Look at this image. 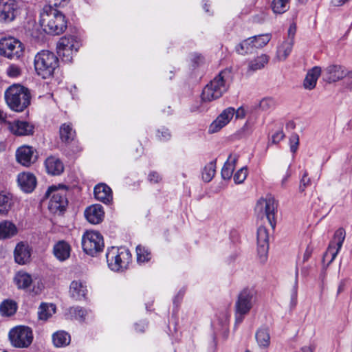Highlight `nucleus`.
<instances>
[{
  "mask_svg": "<svg viewBox=\"0 0 352 352\" xmlns=\"http://www.w3.org/2000/svg\"><path fill=\"white\" fill-rule=\"evenodd\" d=\"M299 352H314V348L311 346H305L302 347Z\"/></svg>",
  "mask_w": 352,
  "mask_h": 352,
  "instance_id": "nucleus-61",
  "label": "nucleus"
},
{
  "mask_svg": "<svg viewBox=\"0 0 352 352\" xmlns=\"http://www.w3.org/2000/svg\"><path fill=\"white\" fill-rule=\"evenodd\" d=\"M14 256L16 263L25 265L30 262L31 258V248L24 242L19 243L14 249Z\"/></svg>",
  "mask_w": 352,
  "mask_h": 352,
  "instance_id": "nucleus-20",
  "label": "nucleus"
},
{
  "mask_svg": "<svg viewBox=\"0 0 352 352\" xmlns=\"http://www.w3.org/2000/svg\"><path fill=\"white\" fill-rule=\"evenodd\" d=\"M207 6H207V4H206H206L204 5V9L206 10V12H208V11H209V10H208V7H207Z\"/></svg>",
  "mask_w": 352,
  "mask_h": 352,
  "instance_id": "nucleus-64",
  "label": "nucleus"
},
{
  "mask_svg": "<svg viewBox=\"0 0 352 352\" xmlns=\"http://www.w3.org/2000/svg\"><path fill=\"white\" fill-rule=\"evenodd\" d=\"M254 48V46L252 45V39L250 37L240 43L236 47V51L239 54L245 55L251 52Z\"/></svg>",
  "mask_w": 352,
  "mask_h": 352,
  "instance_id": "nucleus-43",
  "label": "nucleus"
},
{
  "mask_svg": "<svg viewBox=\"0 0 352 352\" xmlns=\"http://www.w3.org/2000/svg\"><path fill=\"white\" fill-rule=\"evenodd\" d=\"M346 236L345 230L343 228L338 229L331 241L327 250L324 254V261L328 260V265L332 263L340 252Z\"/></svg>",
  "mask_w": 352,
  "mask_h": 352,
  "instance_id": "nucleus-12",
  "label": "nucleus"
},
{
  "mask_svg": "<svg viewBox=\"0 0 352 352\" xmlns=\"http://www.w3.org/2000/svg\"><path fill=\"white\" fill-rule=\"evenodd\" d=\"M33 339V331L28 326L17 325L8 332V340L14 348L27 349L32 344Z\"/></svg>",
  "mask_w": 352,
  "mask_h": 352,
  "instance_id": "nucleus-8",
  "label": "nucleus"
},
{
  "mask_svg": "<svg viewBox=\"0 0 352 352\" xmlns=\"http://www.w3.org/2000/svg\"><path fill=\"white\" fill-rule=\"evenodd\" d=\"M67 188L64 185L49 187L45 196L50 198L48 208L54 214L62 213L67 206Z\"/></svg>",
  "mask_w": 352,
  "mask_h": 352,
  "instance_id": "nucleus-7",
  "label": "nucleus"
},
{
  "mask_svg": "<svg viewBox=\"0 0 352 352\" xmlns=\"http://www.w3.org/2000/svg\"><path fill=\"white\" fill-rule=\"evenodd\" d=\"M238 157L230 154L221 170V176L223 179H230L235 168Z\"/></svg>",
  "mask_w": 352,
  "mask_h": 352,
  "instance_id": "nucleus-33",
  "label": "nucleus"
},
{
  "mask_svg": "<svg viewBox=\"0 0 352 352\" xmlns=\"http://www.w3.org/2000/svg\"><path fill=\"white\" fill-rule=\"evenodd\" d=\"M70 252L71 247L69 244L64 241H60L54 245V255L60 261L67 260L70 256Z\"/></svg>",
  "mask_w": 352,
  "mask_h": 352,
  "instance_id": "nucleus-27",
  "label": "nucleus"
},
{
  "mask_svg": "<svg viewBox=\"0 0 352 352\" xmlns=\"http://www.w3.org/2000/svg\"><path fill=\"white\" fill-rule=\"evenodd\" d=\"M248 176V169L246 167H243L240 168L234 175V181L235 184H242Z\"/></svg>",
  "mask_w": 352,
  "mask_h": 352,
  "instance_id": "nucleus-45",
  "label": "nucleus"
},
{
  "mask_svg": "<svg viewBox=\"0 0 352 352\" xmlns=\"http://www.w3.org/2000/svg\"><path fill=\"white\" fill-rule=\"evenodd\" d=\"M275 107V102L271 98H264L260 100L258 107L263 111L271 110Z\"/></svg>",
  "mask_w": 352,
  "mask_h": 352,
  "instance_id": "nucleus-44",
  "label": "nucleus"
},
{
  "mask_svg": "<svg viewBox=\"0 0 352 352\" xmlns=\"http://www.w3.org/2000/svg\"><path fill=\"white\" fill-rule=\"evenodd\" d=\"M276 204L275 199L272 196L261 198L256 205V210L264 213L272 228L275 226V210Z\"/></svg>",
  "mask_w": 352,
  "mask_h": 352,
  "instance_id": "nucleus-13",
  "label": "nucleus"
},
{
  "mask_svg": "<svg viewBox=\"0 0 352 352\" xmlns=\"http://www.w3.org/2000/svg\"><path fill=\"white\" fill-rule=\"evenodd\" d=\"M228 316L226 314H223L222 315V326L223 327H227V324L228 323Z\"/></svg>",
  "mask_w": 352,
  "mask_h": 352,
  "instance_id": "nucleus-60",
  "label": "nucleus"
},
{
  "mask_svg": "<svg viewBox=\"0 0 352 352\" xmlns=\"http://www.w3.org/2000/svg\"><path fill=\"white\" fill-rule=\"evenodd\" d=\"M310 179L308 177V174L307 172H305L303 175H302V177L300 180V186H299V189H300V191L301 192H303L305 191L306 187L309 185H310Z\"/></svg>",
  "mask_w": 352,
  "mask_h": 352,
  "instance_id": "nucleus-49",
  "label": "nucleus"
},
{
  "mask_svg": "<svg viewBox=\"0 0 352 352\" xmlns=\"http://www.w3.org/2000/svg\"><path fill=\"white\" fill-rule=\"evenodd\" d=\"M8 107L13 111H23L30 103V95L28 89L19 85L10 86L5 93Z\"/></svg>",
  "mask_w": 352,
  "mask_h": 352,
  "instance_id": "nucleus-5",
  "label": "nucleus"
},
{
  "mask_svg": "<svg viewBox=\"0 0 352 352\" xmlns=\"http://www.w3.org/2000/svg\"><path fill=\"white\" fill-rule=\"evenodd\" d=\"M12 206V196L10 193L0 191V214H8Z\"/></svg>",
  "mask_w": 352,
  "mask_h": 352,
  "instance_id": "nucleus-36",
  "label": "nucleus"
},
{
  "mask_svg": "<svg viewBox=\"0 0 352 352\" xmlns=\"http://www.w3.org/2000/svg\"><path fill=\"white\" fill-rule=\"evenodd\" d=\"M7 128L10 133L18 136L32 135L34 129L30 122L21 120L8 122Z\"/></svg>",
  "mask_w": 352,
  "mask_h": 352,
  "instance_id": "nucleus-16",
  "label": "nucleus"
},
{
  "mask_svg": "<svg viewBox=\"0 0 352 352\" xmlns=\"http://www.w3.org/2000/svg\"><path fill=\"white\" fill-rule=\"evenodd\" d=\"M6 118V113L0 108V124L5 123L7 125Z\"/></svg>",
  "mask_w": 352,
  "mask_h": 352,
  "instance_id": "nucleus-59",
  "label": "nucleus"
},
{
  "mask_svg": "<svg viewBox=\"0 0 352 352\" xmlns=\"http://www.w3.org/2000/svg\"><path fill=\"white\" fill-rule=\"evenodd\" d=\"M216 172V164L214 162H210L204 168L202 171V179L205 182H210L214 177Z\"/></svg>",
  "mask_w": 352,
  "mask_h": 352,
  "instance_id": "nucleus-41",
  "label": "nucleus"
},
{
  "mask_svg": "<svg viewBox=\"0 0 352 352\" xmlns=\"http://www.w3.org/2000/svg\"><path fill=\"white\" fill-rule=\"evenodd\" d=\"M56 307L53 304L42 303L38 311V319L41 320H47L55 314Z\"/></svg>",
  "mask_w": 352,
  "mask_h": 352,
  "instance_id": "nucleus-34",
  "label": "nucleus"
},
{
  "mask_svg": "<svg viewBox=\"0 0 352 352\" xmlns=\"http://www.w3.org/2000/svg\"><path fill=\"white\" fill-rule=\"evenodd\" d=\"M252 41V45L255 48H261L265 46L271 40L272 34L270 33L260 34L250 37Z\"/></svg>",
  "mask_w": 352,
  "mask_h": 352,
  "instance_id": "nucleus-40",
  "label": "nucleus"
},
{
  "mask_svg": "<svg viewBox=\"0 0 352 352\" xmlns=\"http://www.w3.org/2000/svg\"><path fill=\"white\" fill-rule=\"evenodd\" d=\"M131 254L124 247H111L107 249L106 258L109 267L115 272L126 269L131 261Z\"/></svg>",
  "mask_w": 352,
  "mask_h": 352,
  "instance_id": "nucleus-6",
  "label": "nucleus"
},
{
  "mask_svg": "<svg viewBox=\"0 0 352 352\" xmlns=\"http://www.w3.org/2000/svg\"><path fill=\"white\" fill-rule=\"evenodd\" d=\"M17 310V305L12 300H5L0 305V314L3 316L14 315Z\"/></svg>",
  "mask_w": 352,
  "mask_h": 352,
  "instance_id": "nucleus-35",
  "label": "nucleus"
},
{
  "mask_svg": "<svg viewBox=\"0 0 352 352\" xmlns=\"http://www.w3.org/2000/svg\"><path fill=\"white\" fill-rule=\"evenodd\" d=\"M58 57L53 52L43 50L34 57V69L39 76L47 79L54 75L58 67Z\"/></svg>",
  "mask_w": 352,
  "mask_h": 352,
  "instance_id": "nucleus-2",
  "label": "nucleus"
},
{
  "mask_svg": "<svg viewBox=\"0 0 352 352\" xmlns=\"http://www.w3.org/2000/svg\"><path fill=\"white\" fill-rule=\"evenodd\" d=\"M16 226L9 221L0 222V240L13 237L17 234Z\"/></svg>",
  "mask_w": 352,
  "mask_h": 352,
  "instance_id": "nucleus-29",
  "label": "nucleus"
},
{
  "mask_svg": "<svg viewBox=\"0 0 352 352\" xmlns=\"http://www.w3.org/2000/svg\"><path fill=\"white\" fill-rule=\"evenodd\" d=\"M47 1L53 3L54 6H63L66 5L69 0H46Z\"/></svg>",
  "mask_w": 352,
  "mask_h": 352,
  "instance_id": "nucleus-56",
  "label": "nucleus"
},
{
  "mask_svg": "<svg viewBox=\"0 0 352 352\" xmlns=\"http://www.w3.org/2000/svg\"><path fill=\"white\" fill-rule=\"evenodd\" d=\"M137 262L140 264L148 262L151 258L150 250L145 246L138 245L136 247Z\"/></svg>",
  "mask_w": 352,
  "mask_h": 352,
  "instance_id": "nucleus-39",
  "label": "nucleus"
},
{
  "mask_svg": "<svg viewBox=\"0 0 352 352\" xmlns=\"http://www.w3.org/2000/svg\"><path fill=\"white\" fill-rule=\"evenodd\" d=\"M296 32V25L295 23H292L288 29V39L294 42V38Z\"/></svg>",
  "mask_w": 352,
  "mask_h": 352,
  "instance_id": "nucleus-53",
  "label": "nucleus"
},
{
  "mask_svg": "<svg viewBox=\"0 0 352 352\" xmlns=\"http://www.w3.org/2000/svg\"><path fill=\"white\" fill-rule=\"evenodd\" d=\"M157 135L161 140H166L170 138V134L167 129H162L161 131H157Z\"/></svg>",
  "mask_w": 352,
  "mask_h": 352,
  "instance_id": "nucleus-52",
  "label": "nucleus"
},
{
  "mask_svg": "<svg viewBox=\"0 0 352 352\" xmlns=\"http://www.w3.org/2000/svg\"><path fill=\"white\" fill-rule=\"evenodd\" d=\"M230 76L229 71L221 72L204 87L201 94L202 100L210 102L219 98L228 90Z\"/></svg>",
  "mask_w": 352,
  "mask_h": 352,
  "instance_id": "nucleus-3",
  "label": "nucleus"
},
{
  "mask_svg": "<svg viewBox=\"0 0 352 352\" xmlns=\"http://www.w3.org/2000/svg\"><path fill=\"white\" fill-rule=\"evenodd\" d=\"M294 42L292 40L283 41L277 47L276 58L278 61H284L290 54Z\"/></svg>",
  "mask_w": 352,
  "mask_h": 352,
  "instance_id": "nucleus-31",
  "label": "nucleus"
},
{
  "mask_svg": "<svg viewBox=\"0 0 352 352\" xmlns=\"http://www.w3.org/2000/svg\"><path fill=\"white\" fill-rule=\"evenodd\" d=\"M290 175H291V174H290L289 171L287 170L286 172V173L285 174V175L283 177V178L281 179V182H280L281 183V186L283 188L285 187V186H286V184L287 183V181H288L289 178L290 177Z\"/></svg>",
  "mask_w": 352,
  "mask_h": 352,
  "instance_id": "nucleus-57",
  "label": "nucleus"
},
{
  "mask_svg": "<svg viewBox=\"0 0 352 352\" xmlns=\"http://www.w3.org/2000/svg\"><path fill=\"white\" fill-rule=\"evenodd\" d=\"M95 198L103 202L104 204H109L112 201L111 189L105 184H99L94 188Z\"/></svg>",
  "mask_w": 352,
  "mask_h": 352,
  "instance_id": "nucleus-26",
  "label": "nucleus"
},
{
  "mask_svg": "<svg viewBox=\"0 0 352 352\" xmlns=\"http://www.w3.org/2000/svg\"><path fill=\"white\" fill-rule=\"evenodd\" d=\"M23 44L18 39L9 37L0 40V54L8 58H19L23 55Z\"/></svg>",
  "mask_w": 352,
  "mask_h": 352,
  "instance_id": "nucleus-11",
  "label": "nucleus"
},
{
  "mask_svg": "<svg viewBox=\"0 0 352 352\" xmlns=\"http://www.w3.org/2000/svg\"><path fill=\"white\" fill-rule=\"evenodd\" d=\"M47 172L52 175H58L63 172L64 166L62 162L54 157H47L45 162Z\"/></svg>",
  "mask_w": 352,
  "mask_h": 352,
  "instance_id": "nucleus-28",
  "label": "nucleus"
},
{
  "mask_svg": "<svg viewBox=\"0 0 352 352\" xmlns=\"http://www.w3.org/2000/svg\"><path fill=\"white\" fill-rule=\"evenodd\" d=\"M39 24L45 32L53 35H59L67 28L65 15L52 6L43 7L40 13Z\"/></svg>",
  "mask_w": 352,
  "mask_h": 352,
  "instance_id": "nucleus-1",
  "label": "nucleus"
},
{
  "mask_svg": "<svg viewBox=\"0 0 352 352\" xmlns=\"http://www.w3.org/2000/svg\"><path fill=\"white\" fill-rule=\"evenodd\" d=\"M297 296H298V281L297 278H296L294 286L291 292V304L292 306H296L297 303Z\"/></svg>",
  "mask_w": 352,
  "mask_h": 352,
  "instance_id": "nucleus-48",
  "label": "nucleus"
},
{
  "mask_svg": "<svg viewBox=\"0 0 352 352\" xmlns=\"http://www.w3.org/2000/svg\"><path fill=\"white\" fill-rule=\"evenodd\" d=\"M76 317L79 318L80 319H84L85 316L87 314V311L83 309L81 307H77L74 311Z\"/></svg>",
  "mask_w": 352,
  "mask_h": 352,
  "instance_id": "nucleus-54",
  "label": "nucleus"
},
{
  "mask_svg": "<svg viewBox=\"0 0 352 352\" xmlns=\"http://www.w3.org/2000/svg\"><path fill=\"white\" fill-rule=\"evenodd\" d=\"M235 118L236 119H243L245 116V111L243 107H239L236 110H235L234 113Z\"/></svg>",
  "mask_w": 352,
  "mask_h": 352,
  "instance_id": "nucleus-55",
  "label": "nucleus"
},
{
  "mask_svg": "<svg viewBox=\"0 0 352 352\" xmlns=\"http://www.w3.org/2000/svg\"><path fill=\"white\" fill-rule=\"evenodd\" d=\"M82 247L86 254L94 256L102 250L103 237L97 231H86L82 236Z\"/></svg>",
  "mask_w": 352,
  "mask_h": 352,
  "instance_id": "nucleus-10",
  "label": "nucleus"
},
{
  "mask_svg": "<svg viewBox=\"0 0 352 352\" xmlns=\"http://www.w3.org/2000/svg\"><path fill=\"white\" fill-rule=\"evenodd\" d=\"M17 0H0V22L10 23L18 14Z\"/></svg>",
  "mask_w": 352,
  "mask_h": 352,
  "instance_id": "nucleus-14",
  "label": "nucleus"
},
{
  "mask_svg": "<svg viewBox=\"0 0 352 352\" xmlns=\"http://www.w3.org/2000/svg\"><path fill=\"white\" fill-rule=\"evenodd\" d=\"M17 162L23 166H29L36 160L34 150L29 146H22L16 152Z\"/></svg>",
  "mask_w": 352,
  "mask_h": 352,
  "instance_id": "nucleus-18",
  "label": "nucleus"
},
{
  "mask_svg": "<svg viewBox=\"0 0 352 352\" xmlns=\"http://www.w3.org/2000/svg\"><path fill=\"white\" fill-rule=\"evenodd\" d=\"M52 343L55 347H65L71 341L70 336L65 331H58L52 334Z\"/></svg>",
  "mask_w": 352,
  "mask_h": 352,
  "instance_id": "nucleus-32",
  "label": "nucleus"
},
{
  "mask_svg": "<svg viewBox=\"0 0 352 352\" xmlns=\"http://www.w3.org/2000/svg\"><path fill=\"white\" fill-rule=\"evenodd\" d=\"M321 73L322 69L319 66H315L309 69L303 80V87L307 90L314 89Z\"/></svg>",
  "mask_w": 352,
  "mask_h": 352,
  "instance_id": "nucleus-23",
  "label": "nucleus"
},
{
  "mask_svg": "<svg viewBox=\"0 0 352 352\" xmlns=\"http://www.w3.org/2000/svg\"><path fill=\"white\" fill-rule=\"evenodd\" d=\"M255 339L259 349L262 350H267L271 344L270 329L265 327L259 328L256 331Z\"/></svg>",
  "mask_w": 352,
  "mask_h": 352,
  "instance_id": "nucleus-25",
  "label": "nucleus"
},
{
  "mask_svg": "<svg viewBox=\"0 0 352 352\" xmlns=\"http://www.w3.org/2000/svg\"><path fill=\"white\" fill-rule=\"evenodd\" d=\"M299 145V137L297 134H292L289 138V146L290 151L293 153H295L298 148Z\"/></svg>",
  "mask_w": 352,
  "mask_h": 352,
  "instance_id": "nucleus-47",
  "label": "nucleus"
},
{
  "mask_svg": "<svg viewBox=\"0 0 352 352\" xmlns=\"http://www.w3.org/2000/svg\"><path fill=\"white\" fill-rule=\"evenodd\" d=\"M235 113V109L233 107L225 109L217 117L212 121L208 128V133H215L221 130L224 126L230 123Z\"/></svg>",
  "mask_w": 352,
  "mask_h": 352,
  "instance_id": "nucleus-15",
  "label": "nucleus"
},
{
  "mask_svg": "<svg viewBox=\"0 0 352 352\" xmlns=\"http://www.w3.org/2000/svg\"><path fill=\"white\" fill-rule=\"evenodd\" d=\"M256 300V291L254 287H246L240 292L234 304V316L236 324L243 322Z\"/></svg>",
  "mask_w": 352,
  "mask_h": 352,
  "instance_id": "nucleus-4",
  "label": "nucleus"
},
{
  "mask_svg": "<svg viewBox=\"0 0 352 352\" xmlns=\"http://www.w3.org/2000/svg\"><path fill=\"white\" fill-rule=\"evenodd\" d=\"M256 239L258 254L261 258H265L269 249V234L265 227L258 228Z\"/></svg>",
  "mask_w": 352,
  "mask_h": 352,
  "instance_id": "nucleus-19",
  "label": "nucleus"
},
{
  "mask_svg": "<svg viewBox=\"0 0 352 352\" xmlns=\"http://www.w3.org/2000/svg\"><path fill=\"white\" fill-rule=\"evenodd\" d=\"M138 326H140V324H138L137 327H136V330L138 331H140V332H142L144 331V328L146 327V324L144 323H143L142 324V329H138Z\"/></svg>",
  "mask_w": 352,
  "mask_h": 352,
  "instance_id": "nucleus-62",
  "label": "nucleus"
},
{
  "mask_svg": "<svg viewBox=\"0 0 352 352\" xmlns=\"http://www.w3.org/2000/svg\"><path fill=\"white\" fill-rule=\"evenodd\" d=\"M85 216L89 223L98 224L103 220L104 212L101 205L94 204L87 208Z\"/></svg>",
  "mask_w": 352,
  "mask_h": 352,
  "instance_id": "nucleus-22",
  "label": "nucleus"
},
{
  "mask_svg": "<svg viewBox=\"0 0 352 352\" xmlns=\"http://www.w3.org/2000/svg\"><path fill=\"white\" fill-rule=\"evenodd\" d=\"M285 137V134L283 131H278L274 133L271 138V142L272 144H278Z\"/></svg>",
  "mask_w": 352,
  "mask_h": 352,
  "instance_id": "nucleus-50",
  "label": "nucleus"
},
{
  "mask_svg": "<svg viewBox=\"0 0 352 352\" xmlns=\"http://www.w3.org/2000/svg\"><path fill=\"white\" fill-rule=\"evenodd\" d=\"M87 293V285L85 282L76 280H73L69 285L70 296L77 300H82Z\"/></svg>",
  "mask_w": 352,
  "mask_h": 352,
  "instance_id": "nucleus-24",
  "label": "nucleus"
},
{
  "mask_svg": "<svg viewBox=\"0 0 352 352\" xmlns=\"http://www.w3.org/2000/svg\"><path fill=\"white\" fill-rule=\"evenodd\" d=\"M291 0H272L271 8L276 14H282L289 9Z\"/></svg>",
  "mask_w": 352,
  "mask_h": 352,
  "instance_id": "nucleus-37",
  "label": "nucleus"
},
{
  "mask_svg": "<svg viewBox=\"0 0 352 352\" xmlns=\"http://www.w3.org/2000/svg\"><path fill=\"white\" fill-rule=\"evenodd\" d=\"M8 76L10 78H17L21 74V68L16 65H10L6 70Z\"/></svg>",
  "mask_w": 352,
  "mask_h": 352,
  "instance_id": "nucleus-46",
  "label": "nucleus"
},
{
  "mask_svg": "<svg viewBox=\"0 0 352 352\" xmlns=\"http://www.w3.org/2000/svg\"><path fill=\"white\" fill-rule=\"evenodd\" d=\"M14 281L19 289H25L32 285V278L30 274L19 271L15 274Z\"/></svg>",
  "mask_w": 352,
  "mask_h": 352,
  "instance_id": "nucleus-30",
  "label": "nucleus"
},
{
  "mask_svg": "<svg viewBox=\"0 0 352 352\" xmlns=\"http://www.w3.org/2000/svg\"><path fill=\"white\" fill-rule=\"evenodd\" d=\"M311 254V252H309L308 250H306L305 256H304V260H307L309 256Z\"/></svg>",
  "mask_w": 352,
  "mask_h": 352,
  "instance_id": "nucleus-63",
  "label": "nucleus"
},
{
  "mask_svg": "<svg viewBox=\"0 0 352 352\" xmlns=\"http://www.w3.org/2000/svg\"><path fill=\"white\" fill-rule=\"evenodd\" d=\"M269 61V56L267 54H261L250 62L249 67L253 71L263 68Z\"/></svg>",
  "mask_w": 352,
  "mask_h": 352,
  "instance_id": "nucleus-42",
  "label": "nucleus"
},
{
  "mask_svg": "<svg viewBox=\"0 0 352 352\" xmlns=\"http://www.w3.org/2000/svg\"><path fill=\"white\" fill-rule=\"evenodd\" d=\"M80 47V42L75 36H63L56 44V52L63 61L71 63Z\"/></svg>",
  "mask_w": 352,
  "mask_h": 352,
  "instance_id": "nucleus-9",
  "label": "nucleus"
},
{
  "mask_svg": "<svg viewBox=\"0 0 352 352\" xmlns=\"http://www.w3.org/2000/svg\"><path fill=\"white\" fill-rule=\"evenodd\" d=\"M347 70L341 65H332L325 68L324 79L329 83L336 82L346 77Z\"/></svg>",
  "mask_w": 352,
  "mask_h": 352,
  "instance_id": "nucleus-17",
  "label": "nucleus"
},
{
  "mask_svg": "<svg viewBox=\"0 0 352 352\" xmlns=\"http://www.w3.org/2000/svg\"><path fill=\"white\" fill-rule=\"evenodd\" d=\"M148 180L153 184L159 183L162 180L161 175L157 172H151L148 175Z\"/></svg>",
  "mask_w": 352,
  "mask_h": 352,
  "instance_id": "nucleus-51",
  "label": "nucleus"
},
{
  "mask_svg": "<svg viewBox=\"0 0 352 352\" xmlns=\"http://www.w3.org/2000/svg\"><path fill=\"white\" fill-rule=\"evenodd\" d=\"M347 86L349 89H352V71L348 72L346 74Z\"/></svg>",
  "mask_w": 352,
  "mask_h": 352,
  "instance_id": "nucleus-58",
  "label": "nucleus"
},
{
  "mask_svg": "<svg viewBox=\"0 0 352 352\" xmlns=\"http://www.w3.org/2000/svg\"><path fill=\"white\" fill-rule=\"evenodd\" d=\"M75 131L69 124H63L60 127V137L63 142H69L75 137Z\"/></svg>",
  "mask_w": 352,
  "mask_h": 352,
  "instance_id": "nucleus-38",
  "label": "nucleus"
},
{
  "mask_svg": "<svg viewBox=\"0 0 352 352\" xmlns=\"http://www.w3.org/2000/svg\"><path fill=\"white\" fill-rule=\"evenodd\" d=\"M17 182L21 189L25 192H32L36 186V177L29 172L19 173Z\"/></svg>",
  "mask_w": 352,
  "mask_h": 352,
  "instance_id": "nucleus-21",
  "label": "nucleus"
}]
</instances>
